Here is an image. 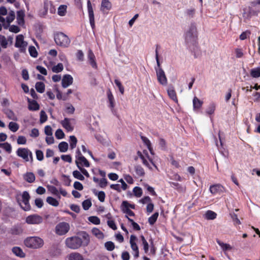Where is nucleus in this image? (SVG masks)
Wrapping results in <instances>:
<instances>
[{"mask_svg": "<svg viewBox=\"0 0 260 260\" xmlns=\"http://www.w3.org/2000/svg\"><path fill=\"white\" fill-rule=\"evenodd\" d=\"M83 240L78 236H73L67 238L65 240V244L70 249L75 250L79 248L82 245L87 246L90 241L88 234L83 232L81 234Z\"/></svg>", "mask_w": 260, "mask_h": 260, "instance_id": "nucleus-1", "label": "nucleus"}, {"mask_svg": "<svg viewBox=\"0 0 260 260\" xmlns=\"http://www.w3.org/2000/svg\"><path fill=\"white\" fill-rule=\"evenodd\" d=\"M24 244L27 247L38 249L44 245V240L38 236L29 237L24 240Z\"/></svg>", "mask_w": 260, "mask_h": 260, "instance_id": "nucleus-2", "label": "nucleus"}, {"mask_svg": "<svg viewBox=\"0 0 260 260\" xmlns=\"http://www.w3.org/2000/svg\"><path fill=\"white\" fill-rule=\"evenodd\" d=\"M197 30L196 26L191 24L185 34V40L187 44L194 45L197 40Z\"/></svg>", "mask_w": 260, "mask_h": 260, "instance_id": "nucleus-3", "label": "nucleus"}, {"mask_svg": "<svg viewBox=\"0 0 260 260\" xmlns=\"http://www.w3.org/2000/svg\"><path fill=\"white\" fill-rule=\"evenodd\" d=\"M30 196L28 192L24 191L17 198V201L21 207L24 211H28L30 209V206L29 203Z\"/></svg>", "mask_w": 260, "mask_h": 260, "instance_id": "nucleus-4", "label": "nucleus"}, {"mask_svg": "<svg viewBox=\"0 0 260 260\" xmlns=\"http://www.w3.org/2000/svg\"><path fill=\"white\" fill-rule=\"evenodd\" d=\"M75 163L82 173L86 177H89V174L88 172L86 170L83 168V167L89 168L90 167V163L88 160L84 156L80 157L78 159L75 160Z\"/></svg>", "mask_w": 260, "mask_h": 260, "instance_id": "nucleus-5", "label": "nucleus"}, {"mask_svg": "<svg viewBox=\"0 0 260 260\" xmlns=\"http://www.w3.org/2000/svg\"><path fill=\"white\" fill-rule=\"evenodd\" d=\"M28 46V43L24 40V37L22 35L16 36L14 46L18 49L21 53H25Z\"/></svg>", "mask_w": 260, "mask_h": 260, "instance_id": "nucleus-6", "label": "nucleus"}, {"mask_svg": "<svg viewBox=\"0 0 260 260\" xmlns=\"http://www.w3.org/2000/svg\"><path fill=\"white\" fill-rule=\"evenodd\" d=\"M54 40L57 45L62 47H68L70 40L69 37L62 32H57L54 36Z\"/></svg>", "mask_w": 260, "mask_h": 260, "instance_id": "nucleus-7", "label": "nucleus"}, {"mask_svg": "<svg viewBox=\"0 0 260 260\" xmlns=\"http://www.w3.org/2000/svg\"><path fill=\"white\" fill-rule=\"evenodd\" d=\"M16 154L25 161H32V153L28 148H19L16 151Z\"/></svg>", "mask_w": 260, "mask_h": 260, "instance_id": "nucleus-8", "label": "nucleus"}, {"mask_svg": "<svg viewBox=\"0 0 260 260\" xmlns=\"http://www.w3.org/2000/svg\"><path fill=\"white\" fill-rule=\"evenodd\" d=\"M7 14L8 15L6 18L3 16H0V22L2 23L3 26L5 29H8L9 24L14 20L15 18V13L14 11H9Z\"/></svg>", "mask_w": 260, "mask_h": 260, "instance_id": "nucleus-9", "label": "nucleus"}, {"mask_svg": "<svg viewBox=\"0 0 260 260\" xmlns=\"http://www.w3.org/2000/svg\"><path fill=\"white\" fill-rule=\"evenodd\" d=\"M138 155L140 157V158L142 160L143 164L147 167L148 168L151 169V167L150 165V164L148 161L149 160L150 162L153 165L156 169L157 167L155 166L153 162V158L150 156L148 153V152L146 150H144L143 153L140 152V151L138 152Z\"/></svg>", "mask_w": 260, "mask_h": 260, "instance_id": "nucleus-10", "label": "nucleus"}, {"mask_svg": "<svg viewBox=\"0 0 260 260\" xmlns=\"http://www.w3.org/2000/svg\"><path fill=\"white\" fill-rule=\"evenodd\" d=\"M120 208L122 211L124 213L126 214V215H127V216H135L134 213L130 209L131 208L135 209V205L131 204L127 201H124L122 202Z\"/></svg>", "mask_w": 260, "mask_h": 260, "instance_id": "nucleus-11", "label": "nucleus"}, {"mask_svg": "<svg viewBox=\"0 0 260 260\" xmlns=\"http://www.w3.org/2000/svg\"><path fill=\"white\" fill-rule=\"evenodd\" d=\"M137 238L135 235H131L129 239V244L132 249V254L135 258H138L139 256V251L137 244Z\"/></svg>", "mask_w": 260, "mask_h": 260, "instance_id": "nucleus-12", "label": "nucleus"}, {"mask_svg": "<svg viewBox=\"0 0 260 260\" xmlns=\"http://www.w3.org/2000/svg\"><path fill=\"white\" fill-rule=\"evenodd\" d=\"M70 230L69 223L64 222H60L56 225L55 231L57 234L63 235L68 232Z\"/></svg>", "mask_w": 260, "mask_h": 260, "instance_id": "nucleus-13", "label": "nucleus"}, {"mask_svg": "<svg viewBox=\"0 0 260 260\" xmlns=\"http://www.w3.org/2000/svg\"><path fill=\"white\" fill-rule=\"evenodd\" d=\"M43 218L38 214H32L28 216L25 219V222L28 224H39L43 222Z\"/></svg>", "mask_w": 260, "mask_h": 260, "instance_id": "nucleus-14", "label": "nucleus"}, {"mask_svg": "<svg viewBox=\"0 0 260 260\" xmlns=\"http://www.w3.org/2000/svg\"><path fill=\"white\" fill-rule=\"evenodd\" d=\"M156 76L158 81L162 85H166L167 84V79L165 72L161 68H155Z\"/></svg>", "mask_w": 260, "mask_h": 260, "instance_id": "nucleus-15", "label": "nucleus"}, {"mask_svg": "<svg viewBox=\"0 0 260 260\" xmlns=\"http://www.w3.org/2000/svg\"><path fill=\"white\" fill-rule=\"evenodd\" d=\"M74 119L65 118L60 122V123L67 131L72 132L74 129Z\"/></svg>", "mask_w": 260, "mask_h": 260, "instance_id": "nucleus-16", "label": "nucleus"}, {"mask_svg": "<svg viewBox=\"0 0 260 260\" xmlns=\"http://www.w3.org/2000/svg\"><path fill=\"white\" fill-rule=\"evenodd\" d=\"M108 102L109 103V107L110 108L112 113L113 114H116V110L114 109L115 107V100L114 98L112 93V92L109 89L107 92Z\"/></svg>", "mask_w": 260, "mask_h": 260, "instance_id": "nucleus-17", "label": "nucleus"}, {"mask_svg": "<svg viewBox=\"0 0 260 260\" xmlns=\"http://www.w3.org/2000/svg\"><path fill=\"white\" fill-rule=\"evenodd\" d=\"M87 9L90 24L92 28L93 29L95 27L94 17L93 10L90 1H88L87 2Z\"/></svg>", "mask_w": 260, "mask_h": 260, "instance_id": "nucleus-18", "label": "nucleus"}, {"mask_svg": "<svg viewBox=\"0 0 260 260\" xmlns=\"http://www.w3.org/2000/svg\"><path fill=\"white\" fill-rule=\"evenodd\" d=\"M73 82V78L71 75L67 74L63 76L62 81L61 84L63 88H67L70 85H72Z\"/></svg>", "mask_w": 260, "mask_h": 260, "instance_id": "nucleus-19", "label": "nucleus"}, {"mask_svg": "<svg viewBox=\"0 0 260 260\" xmlns=\"http://www.w3.org/2000/svg\"><path fill=\"white\" fill-rule=\"evenodd\" d=\"M66 260H84V258L80 253L72 252L66 256Z\"/></svg>", "mask_w": 260, "mask_h": 260, "instance_id": "nucleus-20", "label": "nucleus"}, {"mask_svg": "<svg viewBox=\"0 0 260 260\" xmlns=\"http://www.w3.org/2000/svg\"><path fill=\"white\" fill-rule=\"evenodd\" d=\"M24 16H25V13L24 11L21 10L19 11H18L17 12V15H16V20H17V23L19 26H24L25 21H24Z\"/></svg>", "mask_w": 260, "mask_h": 260, "instance_id": "nucleus-21", "label": "nucleus"}, {"mask_svg": "<svg viewBox=\"0 0 260 260\" xmlns=\"http://www.w3.org/2000/svg\"><path fill=\"white\" fill-rule=\"evenodd\" d=\"M112 8V4L109 0H102L101 10L104 13H107Z\"/></svg>", "mask_w": 260, "mask_h": 260, "instance_id": "nucleus-22", "label": "nucleus"}, {"mask_svg": "<svg viewBox=\"0 0 260 260\" xmlns=\"http://www.w3.org/2000/svg\"><path fill=\"white\" fill-rule=\"evenodd\" d=\"M87 58L89 64L94 69L97 68V64L95 61V57L93 52L89 49L88 52Z\"/></svg>", "mask_w": 260, "mask_h": 260, "instance_id": "nucleus-23", "label": "nucleus"}, {"mask_svg": "<svg viewBox=\"0 0 260 260\" xmlns=\"http://www.w3.org/2000/svg\"><path fill=\"white\" fill-rule=\"evenodd\" d=\"M223 187L220 184H215L211 185L210 187V191L211 193L215 194L217 193H220L223 191Z\"/></svg>", "mask_w": 260, "mask_h": 260, "instance_id": "nucleus-24", "label": "nucleus"}, {"mask_svg": "<svg viewBox=\"0 0 260 260\" xmlns=\"http://www.w3.org/2000/svg\"><path fill=\"white\" fill-rule=\"evenodd\" d=\"M192 103L193 110L195 111L200 109L203 104V102L197 97L193 98Z\"/></svg>", "mask_w": 260, "mask_h": 260, "instance_id": "nucleus-25", "label": "nucleus"}, {"mask_svg": "<svg viewBox=\"0 0 260 260\" xmlns=\"http://www.w3.org/2000/svg\"><path fill=\"white\" fill-rule=\"evenodd\" d=\"M216 105L215 103L212 102L207 106L205 113L208 115H213L215 111Z\"/></svg>", "mask_w": 260, "mask_h": 260, "instance_id": "nucleus-26", "label": "nucleus"}, {"mask_svg": "<svg viewBox=\"0 0 260 260\" xmlns=\"http://www.w3.org/2000/svg\"><path fill=\"white\" fill-rule=\"evenodd\" d=\"M91 233L99 239H103L104 238L103 233L97 228H93L91 230Z\"/></svg>", "mask_w": 260, "mask_h": 260, "instance_id": "nucleus-27", "label": "nucleus"}, {"mask_svg": "<svg viewBox=\"0 0 260 260\" xmlns=\"http://www.w3.org/2000/svg\"><path fill=\"white\" fill-rule=\"evenodd\" d=\"M24 179L29 182L32 183L35 180V176L31 172H27L23 176Z\"/></svg>", "mask_w": 260, "mask_h": 260, "instance_id": "nucleus-28", "label": "nucleus"}, {"mask_svg": "<svg viewBox=\"0 0 260 260\" xmlns=\"http://www.w3.org/2000/svg\"><path fill=\"white\" fill-rule=\"evenodd\" d=\"M216 216L217 214L211 210H208L204 214V218L207 220H213Z\"/></svg>", "mask_w": 260, "mask_h": 260, "instance_id": "nucleus-29", "label": "nucleus"}, {"mask_svg": "<svg viewBox=\"0 0 260 260\" xmlns=\"http://www.w3.org/2000/svg\"><path fill=\"white\" fill-rule=\"evenodd\" d=\"M28 109L31 111H36L39 109V105L36 101L28 100Z\"/></svg>", "mask_w": 260, "mask_h": 260, "instance_id": "nucleus-30", "label": "nucleus"}, {"mask_svg": "<svg viewBox=\"0 0 260 260\" xmlns=\"http://www.w3.org/2000/svg\"><path fill=\"white\" fill-rule=\"evenodd\" d=\"M167 92L169 97L177 103L178 102V100L174 89L173 87H170L168 89Z\"/></svg>", "mask_w": 260, "mask_h": 260, "instance_id": "nucleus-31", "label": "nucleus"}, {"mask_svg": "<svg viewBox=\"0 0 260 260\" xmlns=\"http://www.w3.org/2000/svg\"><path fill=\"white\" fill-rule=\"evenodd\" d=\"M217 243L220 246L221 248L223 251L230 250L232 249V246L227 243H224L219 240H217Z\"/></svg>", "mask_w": 260, "mask_h": 260, "instance_id": "nucleus-32", "label": "nucleus"}, {"mask_svg": "<svg viewBox=\"0 0 260 260\" xmlns=\"http://www.w3.org/2000/svg\"><path fill=\"white\" fill-rule=\"evenodd\" d=\"M22 229L19 226H14L10 230V233L12 235H19L22 233Z\"/></svg>", "mask_w": 260, "mask_h": 260, "instance_id": "nucleus-33", "label": "nucleus"}, {"mask_svg": "<svg viewBox=\"0 0 260 260\" xmlns=\"http://www.w3.org/2000/svg\"><path fill=\"white\" fill-rule=\"evenodd\" d=\"M67 6L64 5H60L57 10V14L60 16H64L67 13Z\"/></svg>", "mask_w": 260, "mask_h": 260, "instance_id": "nucleus-34", "label": "nucleus"}, {"mask_svg": "<svg viewBox=\"0 0 260 260\" xmlns=\"http://www.w3.org/2000/svg\"><path fill=\"white\" fill-rule=\"evenodd\" d=\"M13 252L17 256L20 257H23L25 256V254L22 250V249L18 247H14L12 249Z\"/></svg>", "mask_w": 260, "mask_h": 260, "instance_id": "nucleus-35", "label": "nucleus"}, {"mask_svg": "<svg viewBox=\"0 0 260 260\" xmlns=\"http://www.w3.org/2000/svg\"><path fill=\"white\" fill-rule=\"evenodd\" d=\"M94 194L97 196L99 200L101 202H104L105 199V193L103 191H94Z\"/></svg>", "mask_w": 260, "mask_h": 260, "instance_id": "nucleus-36", "label": "nucleus"}, {"mask_svg": "<svg viewBox=\"0 0 260 260\" xmlns=\"http://www.w3.org/2000/svg\"><path fill=\"white\" fill-rule=\"evenodd\" d=\"M46 202L49 205H50L52 206H54V207H57L59 205L58 201L56 199H55L52 197H48L47 198Z\"/></svg>", "mask_w": 260, "mask_h": 260, "instance_id": "nucleus-37", "label": "nucleus"}, {"mask_svg": "<svg viewBox=\"0 0 260 260\" xmlns=\"http://www.w3.org/2000/svg\"><path fill=\"white\" fill-rule=\"evenodd\" d=\"M35 87L37 91L40 93H43L45 90V84L42 82H37Z\"/></svg>", "mask_w": 260, "mask_h": 260, "instance_id": "nucleus-38", "label": "nucleus"}, {"mask_svg": "<svg viewBox=\"0 0 260 260\" xmlns=\"http://www.w3.org/2000/svg\"><path fill=\"white\" fill-rule=\"evenodd\" d=\"M141 139L143 143L146 145L151 154H153L152 149L151 146V142L149 140L145 137L142 136Z\"/></svg>", "mask_w": 260, "mask_h": 260, "instance_id": "nucleus-39", "label": "nucleus"}, {"mask_svg": "<svg viewBox=\"0 0 260 260\" xmlns=\"http://www.w3.org/2000/svg\"><path fill=\"white\" fill-rule=\"evenodd\" d=\"M68 144L66 142H61L58 145L59 151L61 152H65L68 149Z\"/></svg>", "mask_w": 260, "mask_h": 260, "instance_id": "nucleus-40", "label": "nucleus"}, {"mask_svg": "<svg viewBox=\"0 0 260 260\" xmlns=\"http://www.w3.org/2000/svg\"><path fill=\"white\" fill-rule=\"evenodd\" d=\"M0 45L3 48H7L8 45V42L6 38L3 35H0Z\"/></svg>", "mask_w": 260, "mask_h": 260, "instance_id": "nucleus-41", "label": "nucleus"}, {"mask_svg": "<svg viewBox=\"0 0 260 260\" xmlns=\"http://www.w3.org/2000/svg\"><path fill=\"white\" fill-rule=\"evenodd\" d=\"M69 143L70 147L72 149H74L76 147L77 139L74 136H71L70 137Z\"/></svg>", "mask_w": 260, "mask_h": 260, "instance_id": "nucleus-42", "label": "nucleus"}, {"mask_svg": "<svg viewBox=\"0 0 260 260\" xmlns=\"http://www.w3.org/2000/svg\"><path fill=\"white\" fill-rule=\"evenodd\" d=\"M141 239L143 246V249L145 253H147L149 251V245L146 240L143 236H141Z\"/></svg>", "mask_w": 260, "mask_h": 260, "instance_id": "nucleus-43", "label": "nucleus"}, {"mask_svg": "<svg viewBox=\"0 0 260 260\" xmlns=\"http://www.w3.org/2000/svg\"><path fill=\"white\" fill-rule=\"evenodd\" d=\"M250 75L253 78L260 77V68L253 69L250 71Z\"/></svg>", "mask_w": 260, "mask_h": 260, "instance_id": "nucleus-44", "label": "nucleus"}, {"mask_svg": "<svg viewBox=\"0 0 260 260\" xmlns=\"http://www.w3.org/2000/svg\"><path fill=\"white\" fill-rule=\"evenodd\" d=\"M135 170L136 174L139 176H142L145 174L143 168L140 166H136L135 167Z\"/></svg>", "mask_w": 260, "mask_h": 260, "instance_id": "nucleus-45", "label": "nucleus"}, {"mask_svg": "<svg viewBox=\"0 0 260 260\" xmlns=\"http://www.w3.org/2000/svg\"><path fill=\"white\" fill-rule=\"evenodd\" d=\"M19 125L14 122H10L9 124V128L13 132H16L19 129Z\"/></svg>", "mask_w": 260, "mask_h": 260, "instance_id": "nucleus-46", "label": "nucleus"}, {"mask_svg": "<svg viewBox=\"0 0 260 260\" xmlns=\"http://www.w3.org/2000/svg\"><path fill=\"white\" fill-rule=\"evenodd\" d=\"M81 172L80 171H77V170H76V171H73V176L78 179V180H81V181H83L84 180V176L81 174Z\"/></svg>", "mask_w": 260, "mask_h": 260, "instance_id": "nucleus-47", "label": "nucleus"}, {"mask_svg": "<svg viewBox=\"0 0 260 260\" xmlns=\"http://www.w3.org/2000/svg\"><path fill=\"white\" fill-rule=\"evenodd\" d=\"M63 69V66L62 63H59L57 65L52 67V70L54 73H59Z\"/></svg>", "mask_w": 260, "mask_h": 260, "instance_id": "nucleus-48", "label": "nucleus"}, {"mask_svg": "<svg viewBox=\"0 0 260 260\" xmlns=\"http://www.w3.org/2000/svg\"><path fill=\"white\" fill-rule=\"evenodd\" d=\"M125 217L127 218L131 225L133 226L134 230L137 231L140 230V227L137 223L135 222L133 219L127 217V215H125Z\"/></svg>", "mask_w": 260, "mask_h": 260, "instance_id": "nucleus-49", "label": "nucleus"}, {"mask_svg": "<svg viewBox=\"0 0 260 260\" xmlns=\"http://www.w3.org/2000/svg\"><path fill=\"white\" fill-rule=\"evenodd\" d=\"M88 219L90 222L94 224L99 225L100 224V219L97 216H89L88 218Z\"/></svg>", "mask_w": 260, "mask_h": 260, "instance_id": "nucleus-50", "label": "nucleus"}, {"mask_svg": "<svg viewBox=\"0 0 260 260\" xmlns=\"http://www.w3.org/2000/svg\"><path fill=\"white\" fill-rule=\"evenodd\" d=\"M231 218L232 219L235 225H240L241 223L239 219L238 218L237 215L235 213L230 214Z\"/></svg>", "mask_w": 260, "mask_h": 260, "instance_id": "nucleus-51", "label": "nucleus"}, {"mask_svg": "<svg viewBox=\"0 0 260 260\" xmlns=\"http://www.w3.org/2000/svg\"><path fill=\"white\" fill-rule=\"evenodd\" d=\"M28 51L29 53V54L32 57H37L38 56V52L37 51V50L36 48L33 46H31L28 48Z\"/></svg>", "mask_w": 260, "mask_h": 260, "instance_id": "nucleus-52", "label": "nucleus"}, {"mask_svg": "<svg viewBox=\"0 0 260 260\" xmlns=\"http://www.w3.org/2000/svg\"><path fill=\"white\" fill-rule=\"evenodd\" d=\"M105 247L108 251H112L115 248V245L113 242L108 241L105 243Z\"/></svg>", "mask_w": 260, "mask_h": 260, "instance_id": "nucleus-53", "label": "nucleus"}, {"mask_svg": "<svg viewBox=\"0 0 260 260\" xmlns=\"http://www.w3.org/2000/svg\"><path fill=\"white\" fill-rule=\"evenodd\" d=\"M10 32H14V33H18L20 31V28L15 25H10L9 24V26L8 28Z\"/></svg>", "mask_w": 260, "mask_h": 260, "instance_id": "nucleus-54", "label": "nucleus"}, {"mask_svg": "<svg viewBox=\"0 0 260 260\" xmlns=\"http://www.w3.org/2000/svg\"><path fill=\"white\" fill-rule=\"evenodd\" d=\"M91 202L90 200H86L82 203V207L85 210H87L91 206Z\"/></svg>", "mask_w": 260, "mask_h": 260, "instance_id": "nucleus-55", "label": "nucleus"}, {"mask_svg": "<svg viewBox=\"0 0 260 260\" xmlns=\"http://www.w3.org/2000/svg\"><path fill=\"white\" fill-rule=\"evenodd\" d=\"M133 192L137 197H140L143 193L142 189L139 187H135L133 188Z\"/></svg>", "mask_w": 260, "mask_h": 260, "instance_id": "nucleus-56", "label": "nucleus"}, {"mask_svg": "<svg viewBox=\"0 0 260 260\" xmlns=\"http://www.w3.org/2000/svg\"><path fill=\"white\" fill-rule=\"evenodd\" d=\"M55 136L58 139H63L64 137V134L62 129H58L55 133Z\"/></svg>", "mask_w": 260, "mask_h": 260, "instance_id": "nucleus-57", "label": "nucleus"}, {"mask_svg": "<svg viewBox=\"0 0 260 260\" xmlns=\"http://www.w3.org/2000/svg\"><path fill=\"white\" fill-rule=\"evenodd\" d=\"M75 111V108L73 105L70 104H68L66 105V112L70 114H72L74 113Z\"/></svg>", "mask_w": 260, "mask_h": 260, "instance_id": "nucleus-58", "label": "nucleus"}, {"mask_svg": "<svg viewBox=\"0 0 260 260\" xmlns=\"http://www.w3.org/2000/svg\"><path fill=\"white\" fill-rule=\"evenodd\" d=\"M158 216V213H155L151 216H150L148 219V222L151 224L152 225L156 221L157 217Z\"/></svg>", "mask_w": 260, "mask_h": 260, "instance_id": "nucleus-59", "label": "nucleus"}, {"mask_svg": "<svg viewBox=\"0 0 260 260\" xmlns=\"http://www.w3.org/2000/svg\"><path fill=\"white\" fill-rule=\"evenodd\" d=\"M47 187L49 191H50L52 194L58 196L59 198H60V196L58 195V190L55 187L48 185Z\"/></svg>", "mask_w": 260, "mask_h": 260, "instance_id": "nucleus-60", "label": "nucleus"}, {"mask_svg": "<svg viewBox=\"0 0 260 260\" xmlns=\"http://www.w3.org/2000/svg\"><path fill=\"white\" fill-rule=\"evenodd\" d=\"M6 115L9 119L14 121L17 120V116L12 111H8L6 113Z\"/></svg>", "mask_w": 260, "mask_h": 260, "instance_id": "nucleus-61", "label": "nucleus"}, {"mask_svg": "<svg viewBox=\"0 0 260 260\" xmlns=\"http://www.w3.org/2000/svg\"><path fill=\"white\" fill-rule=\"evenodd\" d=\"M47 120V115L44 111H41L40 112V123H43Z\"/></svg>", "mask_w": 260, "mask_h": 260, "instance_id": "nucleus-62", "label": "nucleus"}, {"mask_svg": "<svg viewBox=\"0 0 260 260\" xmlns=\"http://www.w3.org/2000/svg\"><path fill=\"white\" fill-rule=\"evenodd\" d=\"M114 82H115V84L117 85V86L118 87L119 90L120 92V93L121 94H123L124 89V87H123V86L122 85L121 82H120V81L118 79H115L114 80Z\"/></svg>", "mask_w": 260, "mask_h": 260, "instance_id": "nucleus-63", "label": "nucleus"}, {"mask_svg": "<svg viewBox=\"0 0 260 260\" xmlns=\"http://www.w3.org/2000/svg\"><path fill=\"white\" fill-rule=\"evenodd\" d=\"M2 148L9 153L12 152V146L10 144L7 142L4 143Z\"/></svg>", "mask_w": 260, "mask_h": 260, "instance_id": "nucleus-64", "label": "nucleus"}]
</instances>
